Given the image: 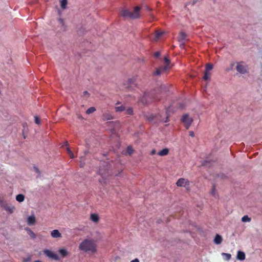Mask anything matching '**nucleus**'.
<instances>
[{"label": "nucleus", "instance_id": "obj_20", "mask_svg": "<svg viewBox=\"0 0 262 262\" xmlns=\"http://www.w3.org/2000/svg\"><path fill=\"white\" fill-rule=\"evenodd\" d=\"M115 108L116 112H122L125 110V107L124 105L116 106Z\"/></svg>", "mask_w": 262, "mask_h": 262}, {"label": "nucleus", "instance_id": "obj_36", "mask_svg": "<svg viewBox=\"0 0 262 262\" xmlns=\"http://www.w3.org/2000/svg\"><path fill=\"white\" fill-rule=\"evenodd\" d=\"M67 150L69 155L73 152L72 151L69 147L67 148Z\"/></svg>", "mask_w": 262, "mask_h": 262}, {"label": "nucleus", "instance_id": "obj_30", "mask_svg": "<svg viewBox=\"0 0 262 262\" xmlns=\"http://www.w3.org/2000/svg\"><path fill=\"white\" fill-rule=\"evenodd\" d=\"M127 152L129 155H131L133 152V149L131 146H128L127 148Z\"/></svg>", "mask_w": 262, "mask_h": 262}, {"label": "nucleus", "instance_id": "obj_21", "mask_svg": "<svg viewBox=\"0 0 262 262\" xmlns=\"http://www.w3.org/2000/svg\"><path fill=\"white\" fill-rule=\"evenodd\" d=\"M14 209H15V207L13 206H5V209L10 213H12L13 212Z\"/></svg>", "mask_w": 262, "mask_h": 262}, {"label": "nucleus", "instance_id": "obj_35", "mask_svg": "<svg viewBox=\"0 0 262 262\" xmlns=\"http://www.w3.org/2000/svg\"><path fill=\"white\" fill-rule=\"evenodd\" d=\"M156 149H154L151 151L150 155H154L156 154Z\"/></svg>", "mask_w": 262, "mask_h": 262}, {"label": "nucleus", "instance_id": "obj_45", "mask_svg": "<svg viewBox=\"0 0 262 262\" xmlns=\"http://www.w3.org/2000/svg\"><path fill=\"white\" fill-rule=\"evenodd\" d=\"M34 262H42V261H41L39 260H37L34 261Z\"/></svg>", "mask_w": 262, "mask_h": 262}, {"label": "nucleus", "instance_id": "obj_33", "mask_svg": "<svg viewBox=\"0 0 262 262\" xmlns=\"http://www.w3.org/2000/svg\"><path fill=\"white\" fill-rule=\"evenodd\" d=\"M160 53L159 52H155L154 54V56L157 58L159 57L160 56Z\"/></svg>", "mask_w": 262, "mask_h": 262}, {"label": "nucleus", "instance_id": "obj_22", "mask_svg": "<svg viewBox=\"0 0 262 262\" xmlns=\"http://www.w3.org/2000/svg\"><path fill=\"white\" fill-rule=\"evenodd\" d=\"M163 32H159V31H156L155 35V39L156 40H158L160 37L162 35Z\"/></svg>", "mask_w": 262, "mask_h": 262}, {"label": "nucleus", "instance_id": "obj_37", "mask_svg": "<svg viewBox=\"0 0 262 262\" xmlns=\"http://www.w3.org/2000/svg\"><path fill=\"white\" fill-rule=\"evenodd\" d=\"M189 136H191L192 137H194V133L192 131L189 132Z\"/></svg>", "mask_w": 262, "mask_h": 262}, {"label": "nucleus", "instance_id": "obj_3", "mask_svg": "<svg viewBox=\"0 0 262 262\" xmlns=\"http://www.w3.org/2000/svg\"><path fill=\"white\" fill-rule=\"evenodd\" d=\"M140 9L141 8L139 6L135 7L133 12H130L127 9H123L121 12V15L125 18H138L140 16L139 11Z\"/></svg>", "mask_w": 262, "mask_h": 262}, {"label": "nucleus", "instance_id": "obj_46", "mask_svg": "<svg viewBox=\"0 0 262 262\" xmlns=\"http://www.w3.org/2000/svg\"><path fill=\"white\" fill-rule=\"evenodd\" d=\"M30 232L31 233V234L34 235V233L31 230H30Z\"/></svg>", "mask_w": 262, "mask_h": 262}, {"label": "nucleus", "instance_id": "obj_8", "mask_svg": "<svg viewBox=\"0 0 262 262\" xmlns=\"http://www.w3.org/2000/svg\"><path fill=\"white\" fill-rule=\"evenodd\" d=\"M176 185L178 187H184L188 189L189 187V181L184 178H180L177 181Z\"/></svg>", "mask_w": 262, "mask_h": 262}, {"label": "nucleus", "instance_id": "obj_7", "mask_svg": "<svg viewBox=\"0 0 262 262\" xmlns=\"http://www.w3.org/2000/svg\"><path fill=\"white\" fill-rule=\"evenodd\" d=\"M181 121L184 123L186 129H188L191 125L193 120L191 118L189 117L188 114H185L182 116Z\"/></svg>", "mask_w": 262, "mask_h": 262}, {"label": "nucleus", "instance_id": "obj_18", "mask_svg": "<svg viewBox=\"0 0 262 262\" xmlns=\"http://www.w3.org/2000/svg\"><path fill=\"white\" fill-rule=\"evenodd\" d=\"M186 34L184 32H181L179 34V41H183V40L186 39Z\"/></svg>", "mask_w": 262, "mask_h": 262}, {"label": "nucleus", "instance_id": "obj_1", "mask_svg": "<svg viewBox=\"0 0 262 262\" xmlns=\"http://www.w3.org/2000/svg\"><path fill=\"white\" fill-rule=\"evenodd\" d=\"M79 250L88 254H94L97 252V245L96 241L93 238H86L81 242Z\"/></svg>", "mask_w": 262, "mask_h": 262}, {"label": "nucleus", "instance_id": "obj_28", "mask_svg": "<svg viewBox=\"0 0 262 262\" xmlns=\"http://www.w3.org/2000/svg\"><path fill=\"white\" fill-rule=\"evenodd\" d=\"M67 5V0H61V7L62 9H65Z\"/></svg>", "mask_w": 262, "mask_h": 262}, {"label": "nucleus", "instance_id": "obj_29", "mask_svg": "<svg viewBox=\"0 0 262 262\" xmlns=\"http://www.w3.org/2000/svg\"><path fill=\"white\" fill-rule=\"evenodd\" d=\"M126 114L129 115H133V110L132 107H128L126 110Z\"/></svg>", "mask_w": 262, "mask_h": 262}, {"label": "nucleus", "instance_id": "obj_13", "mask_svg": "<svg viewBox=\"0 0 262 262\" xmlns=\"http://www.w3.org/2000/svg\"><path fill=\"white\" fill-rule=\"evenodd\" d=\"M51 235L52 236V237L54 238H58L61 237V234L57 229H55L52 231L51 233Z\"/></svg>", "mask_w": 262, "mask_h": 262}, {"label": "nucleus", "instance_id": "obj_41", "mask_svg": "<svg viewBox=\"0 0 262 262\" xmlns=\"http://www.w3.org/2000/svg\"><path fill=\"white\" fill-rule=\"evenodd\" d=\"M128 82L130 83H132L133 82V79H128Z\"/></svg>", "mask_w": 262, "mask_h": 262}, {"label": "nucleus", "instance_id": "obj_51", "mask_svg": "<svg viewBox=\"0 0 262 262\" xmlns=\"http://www.w3.org/2000/svg\"><path fill=\"white\" fill-rule=\"evenodd\" d=\"M27 261H28V259H27V260H25L24 261L27 262Z\"/></svg>", "mask_w": 262, "mask_h": 262}, {"label": "nucleus", "instance_id": "obj_10", "mask_svg": "<svg viewBox=\"0 0 262 262\" xmlns=\"http://www.w3.org/2000/svg\"><path fill=\"white\" fill-rule=\"evenodd\" d=\"M114 119L113 116L108 111L104 112L102 115V119L103 121L112 120Z\"/></svg>", "mask_w": 262, "mask_h": 262}, {"label": "nucleus", "instance_id": "obj_32", "mask_svg": "<svg viewBox=\"0 0 262 262\" xmlns=\"http://www.w3.org/2000/svg\"><path fill=\"white\" fill-rule=\"evenodd\" d=\"M34 118L35 123H36L37 124H39L40 123V120L39 118L37 116H35Z\"/></svg>", "mask_w": 262, "mask_h": 262}, {"label": "nucleus", "instance_id": "obj_49", "mask_svg": "<svg viewBox=\"0 0 262 262\" xmlns=\"http://www.w3.org/2000/svg\"><path fill=\"white\" fill-rule=\"evenodd\" d=\"M120 104V102H117L116 103V104Z\"/></svg>", "mask_w": 262, "mask_h": 262}, {"label": "nucleus", "instance_id": "obj_43", "mask_svg": "<svg viewBox=\"0 0 262 262\" xmlns=\"http://www.w3.org/2000/svg\"><path fill=\"white\" fill-rule=\"evenodd\" d=\"M80 163H80V167H83V166L84 164L82 163L81 161H80Z\"/></svg>", "mask_w": 262, "mask_h": 262}, {"label": "nucleus", "instance_id": "obj_19", "mask_svg": "<svg viewBox=\"0 0 262 262\" xmlns=\"http://www.w3.org/2000/svg\"><path fill=\"white\" fill-rule=\"evenodd\" d=\"M25 196L22 194H19L16 195V200L19 202H22L24 201Z\"/></svg>", "mask_w": 262, "mask_h": 262}, {"label": "nucleus", "instance_id": "obj_2", "mask_svg": "<svg viewBox=\"0 0 262 262\" xmlns=\"http://www.w3.org/2000/svg\"><path fill=\"white\" fill-rule=\"evenodd\" d=\"M156 94L155 91L145 93L140 99L141 102L144 104H147L153 101L159 100L160 99Z\"/></svg>", "mask_w": 262, "mask_h": 262}, {"label": "nucleus", "instance_id": "obj_12", "mask_svg": "<svg viewBox=\"0 0 262 262\" xmlns=\"http://www.w3.org/2000/svg\"><path fill=\"white\" fill-rule=\"evenodd\" d=\"M223 241V238L221 235L216 234L214 238V243L215 244L219 245L222 243Z\"/></svg>", "mask_w": 262, "mask_h": 262}, {"label": "nucleus", "instance_id": "obj_14", "mask_svg": "<svg viewBox=\"0 0 262 262\" xmlns=\"http://www.w3.org/2000/svg\"><path fill=\"white\" fill-rule=\"evenodd\" d=\"M169 153V149L167 148H165L158 152V155L160 156H166Z\"/></svg>", "mask_w": 262, "mask_h": 262}, {"label": "nucleus", "instance_id": "obj_4", "mask_svg": "<svg viewBox=\"0 0 262 262\" xmlns=\"http://www.w3.org/2000/svg\"><path fill=\"white\" fill-rule=\"evenodd\" d=\"M99 174L101 176V179H99V182L102 185H105L108 182V177L110 174L107 169H100Z\"/></svg>", "mask_w": 262, "mask_h": 262}, {"label": "nucleus", "instance_id": "obj_27", "mask_svg": "<svg viewBox=\"0 0 262 262\" xmlns=\"http://www.w3.org/2000/svg\"><path fill=\"white\" fill-rule=\"evenodd\" d=\"M242 221L243 222H249L251 221V219L248 215H245L242 218Z\"/></svg>", "mask_w": 262, "mask_h": 262}, {"label": "nucleus", "instance_id": "obj_9", "mask_svg": "<svg viewBox=\"0 0 262 262\" xmlns=\"http://www.w3.org/2000/svg\"><path fill=\"white\" fill-rule=\"evenodd\" d=\"M43 253L48 257L56 260H59V256L57 254L53 253L52 251L48 249H45L43 251Z\"/></svg>", "mask_w": 262, "mask_h": 262}, {"label": "nucleus", "instance_id": "obj_38", "mask_svg": "<svg viewBox=\"0 0 262 262\" xmlns=\"http://www.w3.org/2000/svg\"><path fill=\"white\" fill-rule=\"evenodd\" d=\"M130 262H139V260L138 258H135L133 260H131Z\"/></svg>", "mask_w": 262, "mask_h": 262}, {"label": "nucleus", "instance_id": "obj_50", "mask_svg": "<svg viewBox=\"0 0 262 262\" xmlns=\"http://www.w3.org/2000/svg\"><path fill=\"white\" fill-rule=\"evenodd\" d=\"M27 261H28V259H27V260H25L24 261L27 262Z\"/></svg>", "mask_w": 262, "mask_h": 262}, {"label": "nucleus", "instance_id": "obj_31", "mask_svg": "<svg viewBox=\"0 0 262 262\" xmlns=\"http://www.w3.org/2000/svg\"><path fill=\"white\" fill-rule=\"evenodd\" d=\"M164 60L165 63L166 64V66H167V69H168V66L170 64V61L167 57H165Z\"/></svg>", "mask_w": 262, "mask_h": 262}, {"label": "nucleus", "instance_id": "obj_24", "mask_svg": "<svg viewBox=\"0 0 262 262\" xmlns=\"http://www.w3.org/2000/svg\"><path fill=\"white\" fill-rule=\"evenodd\" d=\"M59 252L63 257L66 256L68 254V251L64 249H60Z\"/></svg>", "mask_w": 262, "mask_h": 262}, {"label": "nucleus", "instance_id": "obj_15", "mask_svg": "<svg viewBox=\"0 0 262 262\" xmlns=\"http://www.w3.org/2000/svg\"><path fill=\"white\" fill-rule=\"evenodd\" d=\"M90 219L95 223H97L99 220V217L97 214L93 213L91 214Z\"/></svg>", "mask_w": 262, "mask_h": 262}, {"label": "nucleus", "instance_id": "obj_25", "mask_svg": "<svg viewBox=\"0 0 262 262\" xmlns=\"http://www.w3.org/2000/svg\"><path fill=\"white\" fill-rule=\"evenodd\" d=\"M222 255L223 258L226 260H229L230 259L231 255L230 254L223 253Z\"/></svg>", "mask_w": 262, "mask_h": 262}, {"label": "nucleus", "instance_id": "obj_47", "mask_svg": "<svg viewBox=\"0 0 262 262\" xmlns=\"http://www.w3.org/2000/svg\"><path fill=\"white\" fill-rule=\"evenodd\" d=\"M84 94H88V92H86V91H85V92H84Z\"/></svg>", "mask_w": 262, "mask_h": 262}, {"label": "nucleus", "instance_id": "obj_6", "mask_svg": "<svg viewBox=\"0 0 262 262\" xmlns=\"http://www.w3.org/2000/svg\"><path fill=\"white\" fill-rule=\"evenodd\" d=\"M236 69L238 73L243 74L248 72V66L244 62H237Z\"/></svg>", "mask_w": 262, "mask_h": 262}, {"label": "nucleus", "instance_id": "obj_17", "mask_svg": "<svg viewBox=\"0 0 262 262\" xmlns=\"http://www.w3.org/2000/svg\"><path fill=\"white\" fill-rule=\"evenodd\" d=\"M36 220L34 216H30L27 219L28 224L29 225H33L35 223Z\"/></svg>", "mask_w": 262, "mask_h": 262}, {"label": "nucleus", "instance_id": "obj_42", "mask_svg": "<svg viewBox=\"0 0 262 262\" xmlns=\"http://www.w3.org/2000/svg\"><path fill=\"white\" fill-rule=\"evenodd\" d=\"M168 121V117H167L166 120L165 121H163V122H167Z\"/></svg>", "mask_w": 262, "mask_h": 262}, {"label": "nucleus", "instance_id": "obj_16", "mask_svg": "<svg viewBox=\"0 0 262 262\" xmlns=\"http://www.w3.org/2000/svg\"><path fill=\"white\" fill-rule=\"evenodd\" d=\"M237 258L240 260H243L245 259V254L244 252L239 251L237 252Z\"/></svg>", "mask_w": 262, "mask_h": 262}, {"label": "nucleus", "instance_id": "obj_5", "mask_svg": "<svg viewBox=\"0 0 262 262\" xmlns=\"http://www.w3.org/2000/svg\"><path fill=\"white\" fill-rule=\"evenodd\" d=\"M213 69V65L210 63H207L206 65L205 71H204L203 79L205 81H207L210 79L211 76V71Z\"/></svg>", "mask_w": 262, "mask_h": 262}, {"label": "nucleus", "instance_id": "obj_11", "mask_svg": "<svg viewBox=\"0 0 262 262\" xmlns=\"http://www.w3.org/2000/svg\"><path fill=\"white\" fill-rule=\"evenodd\" d=\"M167 70V66H165L164 67H161L157 69L154 73L155 75L159 76L160 75L162 72L166 71Z\"/></svg>", "mask_w": 262, "mask_h": 262}, {"label": "nucleus", "instance_id": "obj_44", "mask_svg": "<svg viewBox=\"0 0 262 262\" xmlns=\"http://www.w3.org/2000/svg\"><path fill=\"white\" fill-rule=\"evenodd\" d=\"M59 21H60V22L61 23H63V20H62V19H59Z\"/></svg>", "mask_w": 262, "mask_h": 262}, {"label": "nucleus", "instance_id": "obj_26", "mask_svg": "<svg viewBox=\"0 0 262 262\" xmlns=\"http://www.w3.org/2000/svg\"><path fill=\"white\" fill-rule=\"evenodd\" d=\"M95 111H96L95 107H91L89 108L86 110V113L87 114H90L93 113V112H94Z\"/></svg>", "mask_w": 262, "mask_h": 262}, {"label": "nucleus", "instance_id": "obj_23", "mask_svg": "<svg viewBox=\"0 0 262 262\" xmlns=\"http://www.w3.org/2000/svg\"><path fill=\"white\" fill-rule=\"evenodd\" d=\"M212 163V160H204L202 164L203 166H209Z\"/></svg>", "mask_w": 262, "mask_h": 262}, {"label": "nucleus", "instance_id": "obj_34", "mask_svg": "<svg viewBox=\"0 0 262 262\" xmlns=\"http://www.w3.org/2000/svg\"><path fill=\"white\" fill-rule=\"evenodd\" d=\"M34 170H35L36 172H37L38 174H40V171H39V169L37 167L34 166Z\"/></svg>", "mask_w": 262, "mask_h": 262}, {"label": "nucleus", "instance_id": "obj_48", "mask_svg": "<svg viewBox=\"0 0 262 262\" xmlns=\"http://www.w3.org/2000/svg\"><path fill=\"white\" fill-rule=\"evenodd\" d=\"M210 191L211 193H213V188L211 189Z\"/></svg>", "mask_w": 262, "mask_h": 262}, {"label": "nucleus", "instance_id": "obj_39", "mask_svg": "<svg viewBox=\"0 0 262 262\" xmlns=\"http://www.w3.org/2000/svg\"><path fill=\"white\" fill-rule=\"evenodd\" d=\"M69 156H70V158H71V159H73V158H74V154H73V152H72V153L70 154L69 155Z\"/></svg>", "mask_w": 262, "mask_h": 262}, {"label": "nucleus", "instance_id": "obj_40", "mask_svg": "<svg viewBox=\"0 0 262 262\" xmlns=\"http://www.w3.org/2000/svg\"><path fill=\"white\" fill-rule=\"evenodd\" d=\"M148 119L149 120H152L154 119V117L152 116H150L149 117Z\"/></svg>", "mask_w": 262, "mask_h": 262}]
</instances>
